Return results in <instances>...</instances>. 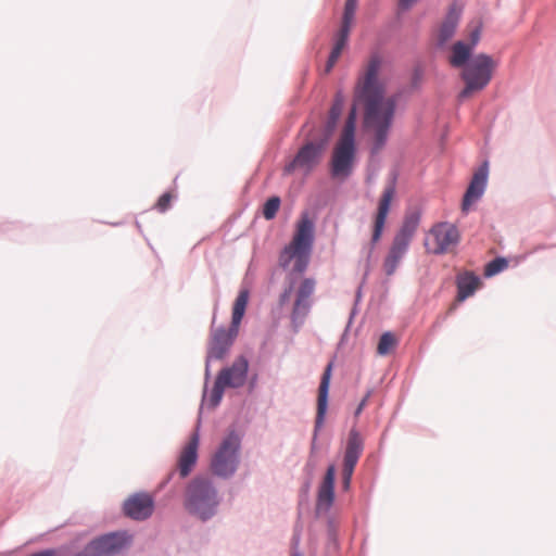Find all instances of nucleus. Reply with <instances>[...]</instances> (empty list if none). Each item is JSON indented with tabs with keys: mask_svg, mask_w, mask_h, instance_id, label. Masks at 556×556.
<instances>
[{
	"mask_svg": "<svg viewBox=\"0 0 556 556\" xmlns=\"http://www.w3.org/2000/svg\"><path fill=\"white\" fill-rule=\"evenodd\" d=\"M380 68V56L372 55L358 77L354 105L332 152L331 175L334 178H346L352 173L356 152V106L364 111V128L374 138V151L378 152L387 141L396 104L393 97L386 96L384 84L379 79Z\"/></svg>",
	"mask_w": 556,
	"mask_h": 556,
	"instance_id": "1",
	"label": "nucleus"
},
{
	"mask_svg": "<svg viewBox=\"0 0 556 556\" xmlns=\"http://www.w3.org/2000/svg\"><path fill=\"white\" fill-rule=\"evenodd\" d=\"M314 220L307 212L302 213L295 225L294 235L281 251L279 265L287 268L292 264V273L302 274L306 270L314 243Z\"/></svg>",
	"mask_w": 556,
	"mask_h": 556,
	"instance_id": "2",
	"label": "nucleus"
},
{
	"mask_svg": "<svg viewBox=\"0 0 556 556\" xmlns=\"http://www.w3.org/2000/svg\"><path fill=\"white\" fill-rule=\"evenodd\" d=\"M218 505V493L210 478L197 477L191 480L185 497V508L189 514L205 521L216 514Z\"/></svg>",
	"mask_w": 556,
	"mask_h": 556,
	"instance_id": "3",
	"label": "nucleus"
},
{
	"mask_svg": "<svg viewBox=\"0 0 556 556\" xmlns=\"http://www.w3.org/2000/svg\"><path fill=\"white\" fill-rule=\"evenodd\" d=\"M316 289V280L311 277L302 278L299 282L291 280L288 288L279 296V305H286L292 298L290 320L292 327L298 330L308 316L313 295Z\"/></svg>",
	"mask_w": 556,
	"mask_h": 556,
	"instance_id": "4",
	"label": "nucleus"
},
{
	"mask_svg": "<svg viewBox=\"0 0 556 556\" xmlns=\"http://www.w3.org/2000/svg\"><path fill=\"white\" fill-rule=\"evenodd\" d=\"M497 62L485 53L472 56L464 66L460 77L465 84L458 94V100L464 101L482 91L492 80Z\"/></svg>",
	"mask_w": 556,
	"mask_h": 556,
	"instance_id": "5",
	"label": "nucleus"
},
{
	"mask_svg": "<svg viewBox=\"0 0 556 556\" xmlns=\"http://www.w3.org/2000/svg\"><path fill=\"white\" fill-rule=\"evenodd\" d=\"M240 443L241 439L235 430L229 431L224 438L211 460V469L215 476L229 478L236 472Z\"/></svg>",
	"mask_w": 556,
	"mask_h": 556,
	"instance_id": "6",
	"label": "nucleus"
},
{
	"mask_svg": "<svg viewBox=\"0 0 556 556\" xmlns=\"http://www.w3.org/2000/svg\"><path fill=\"white\" fill-rule=\"evenodd\" d=\"M248 369V359L240 356L230 367L219 371L211 394V400L214 405L220 402L226 388H240L245 383Z\"/></svg>",
	"mask_w": 556,
	"mask_h": 556,
	"instance_id": "7",
	"label": "nucleus"
},
{
	"mask_svg": "<svg viewBox=\"0 0 556 556\" xmlns=\"http://www.w3.org/2000/svg\"><path fill=\"white\" fill-rule=\"evenodd\" d=\"M395 197H396L395 182L391 181L384 187V189L378 200L377 210H376L375 214L372 215L369 252H371L375 249L376 244L381 239V236H382V232H383V229L386 226L387 217L391 210V204L395 200Z\"/></svg>",
	"mask_w": 556,
	"mask_h": 556,
	"instance_id": "8",
	"label": "nucleus"
},
{
	"mask_svg": "<svg viewBox=\"0 0 556 556\" xmlns=\"http://www.w3.org/2000/svg\"><path fill=\"white\" fill-rule=\"evenodd\" d=\"M328 140L326 136L318 142L308 141L305 143L295 155L294 160L286 166L285 170L291 173L300 169L304 173L311 172L320 161L321 153Z\"/></svg>",
	"mask_w": 556,
	"mask_h": 556,
	"instance_id": "9",
	"label": "nucleus"
},
{
	"mask_svg": "<svg viewBox=\"0 0 556 556\" xmlns=\"http://www.w3.org/2000/svg\"><path fill=\"white\" fill-rule=\"evenodd\" d=\"M363 452V440L356 430H351L343 458L342 484L345 490L350 488L354 468Z\"/></svg>",
	"mask_w": 556,
	"mask_h": 556,
	"instance_id": "10",
	"label": "nucleus"
},
{
	"mask_svg": "<svg viewBox=\"0 0 556 556\" xmlns=\"http://www.w3.org/2000/svg\"><path fill=\"white\" fill-rule=\"evenodd\" d=\"M130 540L126 532L110 533L92 541L87 547V553L93 556H110L123 549Z\"/></svg>",
	"mask_w": 556,
	"mask_h": 556,
	"instance_id": "11",
	"label": "nucleus"
},
{
	"mask_svg": "<svg viewBox=\"0 0 556 556\" xmlns=\"http://www.w3.org/2000/svg\"><path fill=\"white\" fill-rule=\"evenodd\" d=\"M430 240L432 241L431 251L434 254H443L454 248L459 240L457 228L448 223H441L430 230Z\"/></svg>",
	"mask_w": 556,
	"mask_h": 556,
	"instance_id": "12",
	"label": "nucleus"
},
{
	"mask_svg": "<svg viewBox=\"0 0 556 556\" xmlns=\"http://www.w3.org/2000/svg\"><path fill=\"white\" fill-rule=\"evenodd\" d=\"M125 515L134 520L148 519L154 510V500L148 493L130 495L123 505Z\"/></svg>",
	"mask_w": 556,
	"mask_h": 556,
	"instance_id": "13",
	"label": "nucleus"
},
{
	"mask_svg": "<svg viewBox=\"0 0 556 556\" xmlns=\"http://www.w3.org/2000/svg\"><path fill=\"white\" fill-rule=\"evenodd\" d=\"M238 330L229 327L228 330L218 328L212 331L208 344L207 358L222 359L232 345Z\"/></svg>",
	"mask_w": 556,
	"mask_h": 556,
	"instance_id": "14",
	"label": "nucleus"
},
{
	"mask_svg": "<svg viewBox=\"0 0 556 556\" xmlns=\"http://www.w3.org/2000/svg\"><path fill=\"white\" fill-rule=\"evenodd\" d=\"M488 165L485 163L473 174L463 198L462 210L464 212H468L470 206L484 193L488 181Z\"/></svg>",
	"mask_w": 556,
	"mask_h": 556,
	"instance_id": "15",
	"label": "nucleus"
},
{
	"mask_svg": "<svg viewBox=\"0 0 556 556\" xmlns=\"http://www.w3.org/2000/svg\"><path fill=\"white\" fill-rule=\"evenodd\" d=\"M200 443V435L198 430L194 431L187 444L182 447L178 460L176 469L179 472L181 478H186L192 471L197 460H198V448Z\"/></svg>",
	"mask_w": 556,
	"mask_h": 556,
	"instance_id": "16",
	"label": "nucleus"
},
{
	"mask_svg": "<svg viewBox=\"0 0 556 556\" xmlns=\"http://www.w3.org/2000/svg\"><path fill=\"white\" fill-rule=\"evenodd\" d=\"M332 375V363H329L327 367L325 368L320 384L318 388V396H317V414H316V430H318L325 419V415L328 407V393H329V387H330V380Z\"/></svg>",
	"mask_w": 556,
	"mask_h": 556,
	"instance_id": "17",
	"label": "nucleus"
},
{
	"mask_svg": "<svg viewBox=\"0 0 556 556\" xmlns=\"http://www.w3.org/2000/svg\"><path fill=\"white\" fill-rule=\"evenodd\" d=\"M334 478H336V467L330 465L327 468L326 475L323 479V482L318 489L317 495V507L318 509L328 510L333 503L334 498Z\"/></svg>",
	"mask_w": 556,
	"mask_h": 556,
	"instance_id": "18",
	"label": "nucleus"
},
{
	"mask_svg": "<svg viewBox=\"0 0 556 556\" xmlns=\"http://www.w3.org/2000/svg\"><path fill=\"white\" fill-rule=\"evenodd\" d=\"M481 280L472 271H464L456 277L457 296L458 302H463L480 288Z\"/></svg>",
	"mask_w": 556,
	"mask_h": 556,
	"instance_id": "19",
	"label": "nucleus"
},
{
	"mask_svg": "<svg viewBox=\"0 0 556 556\" xmlns=\"http://www.w3.org/2000/svg\"><path fill=\"white\" fill-rule=\"evenodd\" d=\"M409 243L402 241L401 239H393L391 248L388 252V255L383 262V269L387 276H391L395 273L400 262L404 257Z\"/></svg>",
	"mask_w": 556,
	"mask_h": 556,
	"instance_id": "20",
	"label": "nucleus"
},
{
	"mask_svg": "<svg viewBox=\"0 0 556 556\" xmlns=\"http://www.w3.org/2000/svg\"><path fill=\"white\" fill-rule=\"evenodd\" d=\"M351 27H352V25L342 23L341 28H340L337 39H336V43H334V46L331 50V53L329 55V59L327 61V66H326L327 72L331 71V68L334 66L338 59L340 58L341 52L348 42Z\"/></svg>",
	"mask_w": 556,
	"mask_h": 556,
	"instance_id": "21",
	"label": "nucleus"
},
{
	"mask_svg": "<svg viewBox=\"0 0 556 556\" xmlns=\"http://www.w3.org/2000/svg\"><path fill=\"white\" fill-rule=\"evenodd\" d=\"M471 47H468L466 42L462 40L456 41L451 49V55L448 58L450 64L456 68H464L467 62L471 59Z\"/></svg>",
	"mask_w": 556,
	"mask_h": 556,
	"instance_id": "22",
	"label": "nucleus"
},
{
	"mask_svg": "<svg viewBox=\"0 0 556 556\" xmlns=\"http://www.w3.org/2000/svg\"><path fill=\"white\" fill-rule=\"evenodd\" d=\"M344 105V97L341 92H338L334 97L333 103L331 105L329 117L326 124L324 136H326V140H328L333 132L337 122L342 113Z\"/></svg>",
	"mask_w": 556,
	"mask_h": 556,
	"instance_id": "23",
	"label": "nucleus"
},
{
	"mask_svg": "<svg viewBox=\"0 0 556 556\" xmlns=\"http://www.w3.org/2000/svg\"><path fill=\"white\" fill-rule=\"evenodd\" d=\"M249 302V291L247 289H242L232 306V316H231V325L235 330L239 331V327L241 324V320L244 316L247 306Z\"/></svg>",
	"mask_w": 556,
	"mask_h": 556,
	"instance_id": "24",
	"label": "nucleus"
},
{
	"mask_svg": "<svg viewBox=\"0 0 556 556\" xmlns=\"http://www.w3.org/2000/svg\"><path fill=\"white\" fill-rule=\"evenodd\" d=\"M458 14L451 12L447 14L443 23L441 24L438 33V41L440 45L448 41L455 34L458 25Z\"/></svg>",
	"mask_w": 556,
	"mask_h": 556,
	"instance_id": "25",
	"label": "nucleus"
},
{
	"mask_svg": "<svg viewBox=\"0 0 556 556\" xmlns=\"http://www.w3.org/2000/svg\"><path fill=\"white\" fill-rule=\"evenodd\" d=\"M419 219L420 217L418 213H410L406 215L400 231L395 235L394 238L401 239L406 243H410V240L418 227Z\"/></svg>",
	"mask_w": 556,
	"mask_h": 556,
	"instance_id": "26",
	"label": "nucleus"
},
{
	"mask_svg": "<svg viewBox=\"0 0 556 556\" xmlns=\"http://www.w3.org/2000/svg\"><path fill=\"white\" fill-rule=\"evenodd\" d=\"M396 345V338L391 332H386L380 337L377 352L379 355L389 354Z\"/></svg>",
	"mask_w": 556,
	"mask_h": 556,
	"instance_id": "27",
	"label": "nucleus"
},
{
	"mask_svg": "<svg viewBox=\"0 0 556 556\" xmlns=\"http://www.w3.org/2000/svg\"><path fill=\"white\" fill-rule=\"evenodd\" d=\"M279 207H280V199L278 197L269 198L263 206L264 218L267 220L273 219L277 215Z\"/></svg>",
	"mask_w": 556,
	"mask_h": 556,
	"instance_id": "28",
	"label": "nucleus"
},
{
	"mask_svg": "<svg viewBox=\"0 0 556 556\" xmlns=\"http://www.w3.org/2000/svg\"><path fill=\"white\" fill-rule=\"evenodd\" d=\"M481 31H482V23L480 21H476L469 25V29H468V40L469 41L466 42V45L468 47H471L472 50L475 49V47L477 46V43L480 40Z\"/></svg>",
	"mask_w": 556,
	"mask_h": 556,
	"instance_id": "29",
	"label": "nucleus"
},
{
	"mask_svg": "<svg viewBox=\"0 0 556 556\" xmlns=\"http://www.w3.org/2000/svg\"><path fill=\"white\" fill-rule=\"evenodd\" d=\"M357 7V0H346L344 5L342 23L352 25Z\"/></svg>",
	"mask_w": 556,
	"mask_h": 556,
	"instance_id": "30",
	"label": "nucleus"
},
{
	"mask_svg": "<svg viewBox=\"0 0 556 556\" xmlns=\"http://www.w3.org/2000/svg\"><path fill=\"white\" fill-rule=\"evenodd\" d=\"M507 266V263L504 258H495L490 262L484 269V275L490 277L498 274Z\"/></svg>",
	"mask_w": 556,
	"mask_h": 556,
	"instance_id": "31",
	"label": "nucleus"
},
{
	"mask_svg": "<svg viewBox=\"0 0 556 556\" xmlns=\"http://www.w3.org/2000/svg\"><path fill=\"white\" fill-rule=\"evenodd\" d=\"M175 198V194L173 192H165L164 194H162L156 204H155V208L163 213L165 211H167L170 206V202L172 200Z\"/></svg>",
	"mask_w": 556,
	"mask_h": 556,
	"instance_id": "32",
	"label": "nucleus"
},
{
	"mask_svg": "<svg viewBox=\"0 0 556 556\" xmlns=\"http://www.w3.org/2000/svg\"><path fill=\"white\" fill-rule=\"evenodd\" d=\"M370 394H371V392L368 391L366 393L365 397L361 401V403L358 404V406H357V408L355 410V416H358L363 412L364 407L367 404L368 399L370 397Z\"/></svg>",
	"mask_w": 556,
	"mask_h": 556,
	"instance_id": "33",
	"label": "nucleus"
},
{
	"mask_svg": "<svg viewBox=\"0 0 556 556\" xmlns=\"http://www.w3.org/2000/svg\"><path fill=\"white\" fill-rule=\"evenodd\" d=\"M417 0H400L399 5L401 9H409Z\"/></svg>",
	"mask_w": 556,
	"mask_h": 556,
	"instance_id": "34",
	"label": "nucleus"
},
{
	"mask_svg": "<svg viewBox=\"0 0 556 556\" xmlns=\"http://www.w3.org/2000/svg\"><path fill=\"white\" fill-rule=\"evenodd\" d=\"M52 555H53V551H45V552L37 553V556H52Z\"/></svg>",
	"mask_w": 556,
	"mask_h": 556,
	"instance_id": "35",
	"label": "nucleus"
},
{
	"mask_svg": "<svg viewBox=\"0 0 556 556\" xmlns=\"http://www.w3.org/2000/svg\"><path fill=\"white\" fill-rule=\"evenodd\" d=\"M298 544H299V539L294 538V539H293V545H294V546H298Z\"/></svg>",
	"mask_w": 556,
	"mask_h": 556,
	"instance_id": "36",
	"label": "nucleus"
},
{
	"mask_svg": "<svg viewBox=\"0 0 556 556\" xmlns=\"http://www.w3.org/2000/svg\"><path fill=\"white\" fill-rule=\"evenodd\" d=\"M291 556H302L299 552H292Z\"/></svg>",
	"mask_w": 556,
	"mask_h": 556,
	"instance_id": "37",
	"label": "nucleus"
}]
</instances>
